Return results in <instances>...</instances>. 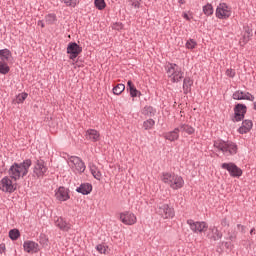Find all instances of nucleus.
I'll use <instances>...</instances> for the list:
<instances>
[{
	"label": "nucleus",
	"instance_id": "79ce46f5",
	"mask_svg": "<svg viewBox=\"0 0 256 256\" xmlns=\"http://www.w3.org/2000/svg\"><path fill=\"white\" fill-rule=\"evenodd\" d=\"M244 100H246V101H255V96H253L249 92H246V93H244Z\"/></svg>",
	"mask_w": 256,
	"mask_h": 256
},
{
	"label": "nucleus",
	"instance_id": "ea45409f",
	"mask_svg": "<svg viewBox=\"0 0 256 256\" xmlns=\"http://www.w3.org/2000/svg\"><path fill=\"white\" fill-rule=\"evenodd\" d=\"M66 4V7H77V0H60Z\"/></svg>",
	"mask_w": 256,
	"mask_h": 256
},
{
	"label": "nucleus",
	"instance_id": "c756f323",
	"mask_svg": "<svg viewBox=\"0 0 256 256\" xmlns=\"http://www.w3.org/2000/svg\"><path fill=\"white\" fill-rule=\"evenodd\" d=\"M11 71V68H9V65L3 61H0V73L1 75H7Z\"/></svg>",
	"mask_w": 256,
	"mask_h": 256
},
{
	"label": "nucleus",
	"instance_id": "603ef678",
	"mask_svg": "<svg viewBox=\"0 0 256 256\" xmlns=\"http://www.w3.org/2000/svg\"><path fill=\"white\" fill-rule=\"evenodd\" d=\"M184 19H186V21H191V18L189 17V15L187 13L183 14Z\"/></svg>",
	"mask_w": 256,
	"mask_h": 256
},
{
	"label": "nucleus",
	"instance_id": "f257e3e1",
	"mask_svg": "<svg viewBox=\"0 0 256 256\" xmlns=\"http://www.w3.org/2000/svg\"><path fill=\"white\" fill-rule=\"evenodd\" d=\"M31 165H33L31 159H26L21 163H13V165H11L8 170V175L10 179H13V181H19V179L27 177Z\"/></svg>",
	"mask_w": 256,
	"mask_h": 256
},
{
	"label": "nucleus",
	"instance_id": "4be33fe9",
	"mask_svg": "<svg viewBox=\"0 0 256 256\" xmlns=\"http://www.w3.org/2000/svg\"><path fill=\"white\" fill-rule=\"evenodd\" d=\"M178 129L179 132L186 133L187 135H193V133H195V128L189 124H180Z\"/></svg>",
	"mask_w": 256,
	"mask_h": 256
},
{
	"label": "nucleus",
	"instance_id": "bb28decb",
	"mask_svg": "<svg viewBox=\"0 0 256 256\" xmlns=\"http://www.w3.org/2000/svg\"><path fill=\"white\" fill-rule=\"evenodd\" d=\"M10 57H11V50L7 48L0 50V59L2 61H9Z\"/></svg>",
	"mask_w": 256,
	"mask_h": 256
},
{
	"label": "nucleus",
	"instance_id": "c9c22d12",
	"mask_svg": "<svg viewBox=\"0 0 256 256\" xmlns=\"http://www.w3.org/2000/svg\"><path fill=\"white\" fill-rule=\"evenodd\" d=\"M226 239L231 242L236 241L237 240L236 230L228 231Z\"/></svg>",
	"mask_w": 256,
	"mask_h": 256
},
{
	"label": "nucleus",
	"instance_id": "e433bc0d",
	"mask_svg": "<svg viewBox=\"0 0 256 256\" xmlns=\"http://www.w3.org/2000/svg\"><path fill=\"white\" fill-rule=\"evenodd\" d=\"M27 97H29V94L25 93V92H22L20 94H18L16 96V103H23V101H25V99H27Z\"/></svg>",
	"mask_w": 256,
	"mask_h": 256
},
{
	"label": "nucleus",
	"instance_id": "20e7f679",
	"mask_svg": "<svg viewBox=\"0 0 256 256\" xmlns=\"http://www.w3.org/2000/svg\"><path fill=\"white\" fill-rule=\"evenodd\" d=\"M165 71L167 77L171 80V83H179V81L183 79V75H185L181 67L175 63H168L165 66Z\"/></svg>",
	"mask_w": 256,
	"mask_h": 256
},
{
	"label": "nucleus",
	"instance_id": "09e8293b",
	"mask_svg": "<svg viewBox=\"0 0 256 256\" xmlns=\"http://www.w3.org/2000/svg\"><path fill=\"white\" fill-rule=\"evenodd\" d=\"M133 87H135V85H133V82L131 80H129L127 82V91H129L130 89H133Z\"/></svg>",
	"mask_w": 256,
	"mask_h": 256
},
{
	"label": "nucleus",
	"instance_id": "cd10ccee",
	"mask_svg": "<svg viewBox=\"0 0 256 256\" xmlns=\"http://www.w3.org/2000/svg\"><path fill=\"white\" fill-rule=\"evenodd\" d=\"M203 13L206 15V17H211L213 15V5L210 3H207L205 6H203Z\"/></svg>",
	"mask_w": 256,
	"mask_h": 256
},
{
	"label": "nucleus",
	"instance_id": "6e6552de",
	"mask_svg": "<svg viewBox=\"0 0 256 256\" xmlns=\"http://www.w3.org/2000/svg\"><path fill=\"white\" fill-rule=\"evenodd\" d=\"M48 169L45 160L38 159L34 163L33 175L37 177V179H41V177H45V173H47Z\"/></svg>",
	"mask_w": 256,
	"mask_h": 256
},
{
	"label": "nucleus",
	"instance_id": "8fccbe9b",
	"mask_svg": "<svg viewBox=\"0 0 256 256\" xmlns=\"http://www.w3.org/2000/svg\"><path fill=\"white\" fill-rule=\"evenodd\" d=\"M224 245L226 249H230V250L233 249V244L231 242H225Z\"/></svg>",
	"mask_w": 256,
	"mask_h": 256
},
{
	"label": "nucleus",
	"instance_id": "b1692460",
	"mask_svg": "<svg viewBox=\"0 0 256 256\" xmlns=\"http://www.w3.org/2000/svg\"><path fill=\"white\" fill-rule=\"evenodd\" d=\"M193 85V80H191V78L186 77L183 80V91L185 93V95H187V93H189V91H191V86Z\"/></svg>",
	"mask_w": 256,
	"mask_h": 256
},
{
	"label": "nucleus",
	"instance_id": "f704fd0d",
	"mask_svg": "<svg viewBox=\"0 0 256 256\" xmlns=\"http://www.w3.org/2000/svg\"><path fill=\"white\" fill-rule=\"evenodd\" d=\"M45 20L48 25H53V23L57 21V16L55 14H48L45 17Z\"/></svg>",
	"mask_w": 256,
	"mask_h": 256
},
{
	"label": "nucleus",
	"instance_id": "c03bdc74",
	"mask_svg": "<svg viewBox=\"0 0 256 256\" xmlns=\"http://www.w3.org/2000/svg\"><path fill=\"white\" fill-rule=\"evenodd\" d=\"M226 75H227V77H230L231 79H233V77H235V75H236L235 70L227 69L226 70Z\"/></svg>",
	"mask_w": 256,
	"mask_h": 256
},
{
	"label": "nucleus",
	"instance_id": "412c9836",
	"mask_svg": "<svg viewBox=\"0 0 256 256\" xmlns=\"http://www.w3.org/2000/svg\"><path fill=\"white\" fill-rule=\"evenodd\" d=\"M164 139L168 141H177L179 139V128H175L173 131L164 134Z\"/></svg>",
	"mask_w": 256,
	"mask_h": 256
},
{
	"label": "nucleus",
	"instance_id": "ddd939ff",
	"mask_svg": "<svg viewBox=\"0 0 256 256\" xmlns=\"http://www.w3.org/2000/svg\"><path fill=\"white\" fill-rule=\"evenodd\" d=\"M187 225H189L193 233H203L207 229V223L205 222H194L193 219L187 220Z\"/></svg>",
	"mask_w": 256,
	"mask_h": 256
},
{
	"label": "nucleus",
	"instance_id": "0eeeda50",
	"mask_svg": "<svg viewBox=\"0 0 256 256\" xmlns=\"http://www.w3.org/2000/svg\"><path fill=\"white\" fill-rule=\"evenodd\" d=\"M156 213L163 219H173L175 217V210L168 204H158Z\"/></svg>",
	"mask_w": 256,
	"mask_h": 256
},
{
	"label": "nucleus",
	"instance_id": "2f4dec72",
	"mask_svg": "<svg viewBox=\"0 0 256 256\" xmlns=\"http://www.w3.org/2000/svg\"><path fill=\"white\" fill-rule=\"evenodd\" d=\"M21 233L17 229H12L9 231V237L12 241H17L20 237Z\"/></svg>",
	"mask_w": 256,
	"mask_h": 256
},
{
	"label": "nucleus",
	"instance_id": "aec40b11",
	"mask_svg": "<svg viewBox=\"0 0 256 256\" xmlns=\"http://www.w3.org/2000/svg\"><path fill=\"white\" fill-rule=\"evenodd\" d=\"M55 197L58 201H67L69 199V192L65 187H60L55 193Z\"/></svg>",
	"mask_w": 256,
	"mask_h": 256
},
{
	"label": "nucleus",
	"instance_id": "c85d7f7f",
	"mask_svg": "<svg viewBox=\"0 0 256 256\" xmlns=\"http://www.w3.org/2000/svg\"><path fill=\"white\" fill-rule=\"evenodd\" d=\"M153 127H155V120L150 118L143 122V129H145V131H149L153 129Z\"/></svg>",
	"mask_w": 256,
	"mask_h": 256
},
{
	"label": "nucleus",
	"instance_id": "72a5a7b5",
	"mask_svg": "<svg viewBox=\"0 0 256 256\" xmlns=\"http://www.w3.org/2000/svg\"><path fill=\"white\" fill-rule=\"evenodd\" d=\"M94 4H95L96 9H99V11H103V9H105V7H107L105 0H95Z\"/></svg>",
	"mask_w": 256,
	"mask_h": 256
},
{
	"label": "nucleus",
	"instance_id": "37998d69",
	"mask_svg": "<svg viewBox=\"0 0 256 256\" xmlns=\"http://www.w3.org/2000/svg\"><path fill=\"white\" fill-rule=\"evenodd\" d=\"M130 5L134 7V9H139L141 4L139 3V0H130Z\"/></svg>",
	"mask_w": 256,
	"mask_h": 256
},
{
	"label": "nucleus",
	"instance_id": "f3484780",
	"mask_svg": "<svg viewBox=\"0 0 256 256\" xmlns=\"http://www.w3.org/2000/svg\"><path fill=\"white\" fill-rule=\"evenodd\" d=\"M56 227H59L61 231H69L71 229V223L66 222L65 218L58 217L55 220Z\"/></svg>",
	"mask_w": 256,
	"mask_h": 256
},
{
	"label": "nucleus",
	"instance_id": "7c9ffc66",
	"mask_svg": "<svg viewBox=\"0 0 256 256\" xmlns=\"http://www.w3.org/2000/svg\"><path fill=\"white\" fill-rule=\"evenodd\" d=\"M233 99H235L236 101H243L245 100V92L238 90L236 92L233 93Z\"/></svg>",
	"mask_w": 256,
	"mask_h": 256
},
{
	"label": "nucleus",
	"instance_id": "7ed1b4c3",
	"mask_svg": "<svg viewBox=\"0 0 256 256\" xmlns=\"http://www.w3.org/2000/svg\"><path fill=\"white\" fill-rule=\"evenodd\" d=\"M161 181H163L165 185H169V187L174 190L181 189L183 188V185H185V180H183V177L175 173L163 172Z\"/></svg>",
	"mask_w": 256,
	"mask_h": 256
},
{
	"label": "nucleus",
	"instance_id": "49530a36",
	"mask_svg": "<svg viewBox=\"0 0 256 256\" xmlns=\"http://www.w3.org/2000/svg\"><path fill=\"white\" fill-rule=\"evenodd\" d=\"M237 229H238V231H240V233H247V227H245L241 224H237Z\"/></svg>",
	"mask_w": 256,
	"mask_h": 256
},
{
	"label": "nucleus",
	"instance_id": "9d476101",
	"mask_svg": "<svg viewBox=\"0 0 256 256\" xmlns=\"http://www.w3.org/2000/svg\"><path fill=\"white\" fill-rule=\"evenodd\" d=\"M215 15L217 19H229L231 17V8L227 3H220L216 8Z\"/></svg>",
	"mask_w": 256,
	"mask_h": 256
},
{
	"label": "nucleus",
	"instance_id": "2eb2a0df",
	"mask_svg": "<svg viewBox=\"0 0 256 256\" xmlns=\"http://www.w3.org/2000/svg\"><path fill=\"white\" fill-rule=\"evenodd\" d=\"M85 137L87 141H92V143H97V141L101 139V134H99V131L95 129H88L85 133Z\"/></svg>",
	"mask_w": 256,
	"mask_h": 256
},
{
	"label": "nucleus",
	"instance_id": "a19ab883",
	"mask_svg": "<svg viewBox=\"0 0 256 256\" xmlns=\"http://www.w3.org/2000/svg\"><path fill=\"white\" fill-rule=\"evenodd\" d=\"M96 250L98 251V253H101L102 255H105V253H107V247H105V245L103 244H98L96 246Z\"/></svg>",
	"mask_w": 256,
	"mask_h": 256
},
{
	"label": "nucleus",
	"instance_id": "58836bf2",
	"mask_svg": "<svg viewBox=\"0 0 256 256\" xmlns=\"http://www.w3.org/2000/svg\"><path fill=\"white\" fill-rule=\"evenodd\" d=\"M197 47V42L194 39H189L186 42V49H195Z\"/></svg>",
	"mask_w": 256,
	"mask_h": 256
},
{
	"label": "nucleus",
	"instance_id": "13d9d810",
	"mask_svg": "<svg viewBox=\"0 0 256 256\" xmlns=\"http://www.w3.org/2000/svg\"><path fill=\"white\" fill-rule=\"evenodd\" d=\"M254 109H255V111H256V102H254Z\"/></svg>",
	"mask_w": 256,
	"mask_h": 256
},
{
	"label": "nucleus",
	"instance_id": "5fc2aeb1",
	"mask_svg": "<svg viewBox=\"0 0 256 256\" xmlns=\"http://www.w3.org/2000/svg\"><path fill=\"white\" fill-rule=\"evenodd\" d=\"M178 3H179L180 5H185V0H179Z\"/></svg>",
	"mask_w": 256,
	"mask_h": 256
},
{
	"label": "nucleus",
	"instance_id": "5701e85b",
	"mask_svg": "<svg viewBox=\"0 0 256 256\" xmlns=\"http://www.w3.org/2000/svg\"><path fill=\"white\" fill-rule=\"evenodd\" d=\"M210 231L212 233L211 239H213V241H219V239L223 237V233H221V231H219L215 226L210 227Z\"/></svg>",
	"mask_w": 256,
	"mask_h": 256
},
{
	"label": "nucleus",
	"instance_id": "9b49d317",
	"mask_svg": "<svg viewBox=\"0 0 256 256\" xmlns=\"http://www.w3.org/2000/svg\"><path fill=\"white\" fill-rule=\"evenodd\" d=\"M83 52V47L79 46L76 42H70L67 46V53L69 56V59L72 61L77 59L79 55Z\"/></svg>",
	"mask_w": 256,
	"mask_h": 256
},
{
	"label": "nucleus",
	"instance_id": "4468645a",
	"mask_svg": "<svg viewBox=\"0 0 256 256\" xmlns=\"http://www.w3.org/2000/svg\"><path fill=\"white\" fill-rule=\"evenodd\" d=\"M120 221H122L124 225H135V223H137V216L132 212H123L120 214Z\"/></svg>",
	"mask_w": 256,
	"mask_h": 256
},
{
	"label": "nucleus",
	"instance_id": "dca6fc26",
	"mask_svg": "<svg viewBox=\"0 0 256 256\" xmlns=\"http://www.w3.org/2000/svg\"><path fill=\"white\" fill-rule=\"evenodd\" d=\"M24 251L26 253H38L39 252V244L33 241H26L23 244Z\"/></svg>",
	"mask_w": 256,
	"mask_h": 256
},
{
	"label": "nucleus",
	"instance_id": "393cba45",
	"mask_svg": "<svg viewBox=\"0 0 256 256\" xmlns=\"http://www.w3.org/2000/svg\"><path fill=\"white\" fill-rule=\"evenodd\" d=\"M90 171L94 179H97V181H101L102 174H101V171H99V168H97V166L95 165L90 166Z\"/></svg>",
	"mask_w": 256,
	"mask_h": 256
},
{
	"label": "nucleus",
	"instance_id": "473e14b6",
	"mask_svg": "<svg viewBox=\"0 0 256 256\" xmlns=\"http://www.w3.org/2000/svg\"><path fill=\"white\" fill-rule=\"evenodd\" d=\"M123 91H125V85L124 84H117L113 88L114 95H121V93H123Z\"/></svg>",
	"mask_w": 256,
	"mask_h": 256
},
{
	"label": "nucleus",
	"instance_id": "3c124183",
	"mask_svg": "<svg viewBox=\"0 0 256 256\" xmlns=\"http://www.w3.org/2000/svg\"><path fill=\"white\" fill-rule=\"evenodd\" d=\"M5 252V244H0V253Z\"/></svg>",
	"mask_w": 256,
	"mask_h": 256
},
{
	"label": "nucleus",
	"instance_id": "39448f33",
	"mask_svg": "<svg viewBox=\"0 0 256 256\" xmlns=\"http://www.w3.org/2000/svg\"><path fill=\"white\" fill-rule=\"evenodd\" d=\"M0 189L4 193H15L17 191V184L13 183L11 176H5L0 181Z\"/></svg>",
	"mask_w": 256,
	"mask_h": 256
},
{
	"label": "nucleus",
	"instance_id": "1a4fd4ad",
	"mask_svg": "<svg viewBox=\"0 0 256 256\" xmlns=\"http://www.w3.org/2000/svg\"><path fill=\"white\" fill-rule=\"evenodd\" d=\"M221 169L228 171L230 177H241V175H243V170L233 162L223 163Z\"/></svg>",
	"mask_w": 256,
	"mask_h": 256
},
{
	"label": "nucleus",
	"instance_id": "f03ea898",
	"mask_svg": "<svg viewBox=\"0 0 256 256\" xmlns=\"http://www.w3.org/2000/svg\"><path fill=\"white\" fill-rule=\"evenodd\" d=\"M214 147L215 149H218V151H221L225 157L237 155V151L239 149L235 142L229 140H215Z\"/></svg>",
	"mask_w": 256,
	"mask_h": 256
},
{
	"label": "nucleus",
	"instance_id": "a18cd8bd",
	"mask_svg": "<svg viewBox=\"0 0 256 256\" xmlns=\"http://www.w3.org/2000/svg\"><path fill=\"white\" fill-rule=\"evenodd\" d=\"M113 29H115L116 31H121V29H123V23L121 22H117L113 25Z\"/></svg>",
	"mask_w": 256,
	"mask_h": 256
},
{
	"label": "nucleus",
	"instance_id": "423d86ee",
	"mask_svg": "<svg viewBox=\"0 0 256 256\" xmlns=\"http://www.w3.org/2000/svg\"><path fill=\"white\" fill-rule=\"evenodd\" d=\"M68 165L74 173H84L86 169L85 162L77 156H71L69 158Z\"/></svg>",
	"mask_w": 256,
	"mask_h": 256
},
{
	"label": "nucleus",
	"instance_id": "a878e982",
	"mask_svg": "<svg viewBox=\"0 0 256 256\" xmlns=\"http://www.w3.org/2000/svg\"><path fill=\"white\" fill-rule=\"evenodd\" d=\"M156 111L153 109L152 106H145L142 109V115H145L146 117H153L155 116Z\"/></svg>",
	"mask_w": 256,
	"mask_h": 256
},
{
	"label": "nucleus",
	"instance_id": "6ab92c4d",
	"mask_svg": "<svg viewBox=\"0 0 256 256\" xmlns=\"http://www.w3.org/2000/svg\"><path fill=\"white\" fill-rule=\"evenodd\" d=\"M76 191L82 195H89L93 191V185H91V183H83L76 189Z\"/></svg>",
	"mask_w": 256,
	"mask_h": 256
},
{
	"label": "nucleus",
	"instance_id": "4c0bfd02",
	"mask_svg": "<svg viewBox=\"0 0 256 256\" xmlns=\"http://www.w3.org/2000/svg\"><path fill=\"white\" fill-rule=\"evenodd\" d=\"M131 97H141V92L134 86L128 90Z\"/></svg>",
	"mask_w": 256,
	"mask_h": 256
},
{
	"label": "nucleus",
	"instance_id": "f8f14e48",
	"mask_svg": "<svg viewBox=\"0 0 256 256\" xmlns=\"http://www.w3.org/2000/svg\"><path fill=\"white\" fill-rule=\"evenodd\" d=\"M247 113V106L245 104H236L234 107V118L232 121L239 122L245 119V114Z\"/></svg>",
	"mask_w": 256,
	"mask_h": 256
},
{
	"label": "nucleus",
	"instance_id": "4d7b16f0",
	"mask_svg": "<svg viewBox=\"0 0 256 256\" xmlns=\"http://www.w3.org/2000/svg\"><path fill=\"white\" fill-rule=\"evenodd\" d=\"M244 39H245L246 42L249 41V38H247V37H245V36H244Z\"/></svg>",
	"mask_w": 256,
	"mask_h": 256
},
{
	"label": "nucleus",
	"instance_id": "864d4df0",
	"mask_svg": "<svg viewBox=\"0 0 256 256\" xmlns=\"http://www.w3.org/2000/svg\"><path fill=\"white\" fill-rule=\"evenodd\" d=\"M38 25L42 27V29L45 27V23L42 20L38 21Z\"/></svg>",
	"mask_w": 256,
	"mask_h": 256
},
{
	"label": "nucleus",
	"instance_id": "6e6d98bb",
	"mask_svg": "<svg viewBox=\"0 0 256 256\" xmlns=\"http://www.w3.org/2000/svg\"><path fill=\"white\" fill-rule=\"evenodd\" d=\"M253 231H255V228H252V229L250 230V235H253Z\"/></svg>",
	"mask_w": 256,
	"mask_h": 256
},
{
	"label": "nucleus",
	"instance_id": "a211bd4d",
	"mask_svg": "<svg viewBox=\"0 0 256 256\" xmlns=\"http://www.w3.org/2000/svg\"><path fill=\"white\" fill-rule=\"evenodd\" d=\"M251 129H253V122L251 120H244L241 127L238 128V133L245 135V133H249Z\"/></svg>",
	"mask_w": 256,
	"mask_h": 256
},
{
	"label": "nucleus",
	"instance_id": "de8ad7c7",
	"mask_svg": "<svg viewBox=\"0 0 256 256\" xmlns=\"http://www.w3.org/2000/svg\"><path fill=\"white\" fill-rule=\"evenodd\" d=\"M221 225L222 227H229V221H227V218L222 219Z\"/></svg>",
	"mask_w": 256,
	"mask_h": 256
}]
</instances>
